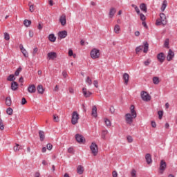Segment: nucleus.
Wrapping results in <instances>:
<instances>
[{"instance_id":"nucleus-1","label":"nucleus","mask_w":177,"mask_h":177,"mask_svg":"<svg viewBox=\"0 0 177 177\" xmlns=\"http://www.w3.org/2000/svg\"><path fill=\"white\" fill-rule=\"evenodd\" d=\"M130 110L131 114L127 113L125 115V121L129 125H132V123L133 122V118H136L137 117L136 111H135V106L131 105Z\"/></svg>"},{"instance_id":"nucleus-2","label":"nucleus","mask_w":177,"mask_h":177,"mask_svg":"<svg viewBox=\"0 0 177 177\" xmlns=\"http://www.w3.org/2000/svg\"><path fill=\"white\" fill-rule=\"evenodd\" d=\"M91 57L93 59H99L100 57V50L97 48H93L90 53Z\"/></svg>"},{"instance_id":"nucleus-3","label":"nucleus","mask_w":177,"mask_h":177,"mask_svg":"<svg viewBox=\"0 0 177 177\" xmlns=\"http://www.w3.org/2000/svg\"><path fill=\"white\" fill-rule=\"evenodd\" d=\"M78 120H80V115L78 114V112L73 111L72 113V118H71L72 124L76 125V124H78Z\"/></svg>"},{"instance_id":"nucleus-4","label":"nucleus","mask_w":177,"mask_h":177,"mask_svg":"<svg viewBox=\"0 0 177 177\" xmlns=\"http://www.w3.org/2000/svg\"><path fill=\"white\" fill-rule=\"evenodd\" d=\"M141 99L144 102H150L151 100V96L150 94L147 93L146 91H142L141 92Z\"/></svg>"},{"instance_id":"nucleus-5","label":"nucleus","mask_w":177,"mask_h":177,"mask_svg":"<svg viewBox=\"0 0 177 177\" xmlns=\"http://www.w3.org/2000/svg\"><path fill=\"white\" fill-rule=\"evenodd\" d=\"M90 149H91V153H92V154H93V156H97L98 149H97V145H96V143L92 142L90 146Z\"/></svg>"},{"instance_id":"nucleus-6","label":"nucleus","mask_w":177,"mask_h":177,"mask_svg":"<svg viewBox=\"0 0 177 177\" xmlns=\"http://www.w3.org/2000/svg\"><path fill=\"white\" fill-rule=\"evenodd\" d=\"M166 169H167V162H165V160H161L160 163V168H159L160 171V174H163Z\"/></svg>"},{"instance_id":"nucleus-7","label":"nucleus","mask_w":177,"mask_h":177,"mask_svg":"<svg viewBox=\"0 0 177 177\" xmlns=\"http://www.w3.org/2000/svg\"><path fill=\"white\" fill-rule=\"evenodd\" d=\"M174 57H175V53H174L171 49H169L167 55V62H171Z\"/></svg>"},{"instance_id":"nucleus-8","label":"nucleus","mask_w":177,"mask_h":177,"mask_svg":"<svg viewBox=\"0 0 177 177\" xmlns=\"http://www.w3.org/2000/svg\"><path fill=\"white\" fill-rule=\"evenodd\" d=\"M57 57V53L56 52H50L47 54V58L49 60H55Z\"/></svg>"},{"instance_id":"nucleus-9","label":"nucleus","mask_w":177,"mask_h":177,"mask_svg":"<svg viewBox=\"0 0 177 177\" xmlns=\"http://www.w3.org/2000/svg\"><path fill=\"white\" fill-rule=\"evenodd\" d=\"M165 57V54H164V53H160L157 55V59L160 63H164Z\"/></svg>"},{"instance_id":"nucleus-10","label":"nucleus","mask_w":177,"mask_h":177,"mask_svg":"<svg viewBox=\"0 0 177 177\" xmlns=\"http://www.w3.org/2000/svg\"><path fill=\"white\" fill-rule=\"evenodd\" d=\"M115 13H117V9H115L114 7L111 8L109 12V19H113Z\"/></svg>"},{"instance_id":"nucleus-11","label":"nucleus","mask_w":177,"mask_h":177,"mask_svg":"<svg viewBox=\"0 0 177 177\" xmlns=\"http://www.w3.org/2000/svg\"><path fill=\"white\" fill-rule=\"evenodd\" d=\"M75 139L78 143H84V140H85V138L82 135L76 134L75 135Z\"/></svg>"},{"instance_id":"nucleus-12","label":"nucleus","mask_w":177,"mask_h":177,"mask_svg":"<svg viewBox=\"0 0 177 177\" xmlns=\"http://www.w3.org/2000/svg\"><path fill=\"white\" fill-rule=\"evenodd\" d=\"M160 20L162 21V26H165L167 23V16H165V14L161 13L160 15Z\"/></svg>"},{"instance_id":"nucleus-13","label":"nucleus","mask_w":177,"mask_h":177,"mask_svg":"<svg viewBox=\"0 0 177 177\" xmlns=\"http://www.w3.org/2000/svg\"><path fill=\"white\" fill-rule=\"evenodd\" d=\"M36 91L37 88L35 87V85L31 84L28 87V92H29V93H35Z\"/></svg>"},{"instance_id":"nucleus-14","label":"nucleus","mask_w":177,"mask_h":177,"mask_svg":"<svg viewBox=\"0 0 177 177\" xmlns=\"http://www.w3.org/2000/svg\"><path fill=\"white\" fill-rule=\"evenodd\" d=\"M82 91H83V95H84V97H89L91 96V95H92V93L91 91H88V89H86V88H83Z\"/></svg>"},{"instance_id":"nucleus-15","label":"nucleus","mask_w":177,"mask_h":177,"mask_svg":"<svg viewBox=\"0 0 177 177\" xmlns=\"http://www.w3.org/2000/svg\"><path fill=\"white\" fill-rule=\"evenodd\" d=\"M58 36L61 39H63V38H66V37H67V31L66 30L59 31L58 32Z\"/></svg>"},{"instance_id":"nucleus-16","label":"nucleus","mask_w":177,"mask_h":177,"mask_svg":"<svg viewBox=\"0 0 177 177\" xmlns=\"http://www.w3.org/2000/svg\"><path fill=\"white\" fill-rule=\"evenodd\" d=\"M18 88H19V83H17V82H11L12 91H17Z\"/></svg>"},{"instance_id":"nucleus-17","label":"nucleus","mask_w":177,"mask_h":177,"mask_svg":"<svg viewBox=\"0 0 177 177\" xmlns=\"http://www.w3.org/2000/svg\"><path fill=\"white\" fill-rule=\"evenodd\" d=\"M91 115L96 118L97 117V108L96 106H93L92 108V112H91Z\"/></svg>"},{"instance_id":"nucleus-18","label":"nucleus","mask_w":177,"mask_h":177,"mask_svg":"<svg viewBox=\"0 0 177 177\" xmlns=\"http://www.w3.org/2000/svg\"><path fill=\"white\" fill-rule=\"evenodd\" d=\"M145 160L147 164H151V162H153V160L151 159V155L150 153H147L145 155Z\"/></svg>"},{"instance_id":"nucleus-19","label":"nucleus","mask_w":177,"mask_h":177,"mask_svg":"<svg viewBox=\"0 0 177 177\" xmlns=\"http://www.w3.org/2000/svg\"><path fill=\"white\" fill-rule=\"evenodd\" d=\"M123 80L124 81L125 85H128V82H129V75L128 73H124Z\"/></svg>"},{"instance_id":"nucleus-20","label":"nucleus","mask_w":177,"mask_h":177,"mask_svg":"<svg viewBox=\"0 0 177 177\" xmlns=\"http://www.w3.org/2000/svg\"><path fill=\"white\" fill-rule=\"evenodd\" d=\"M59 23H61L62 26L66 24L67 21L65 15H62L59 17Z\"/></svg>"},{"instance_id":"nucleus-21","label":"nucleus","mask_w":177,"mask_h":177,"mask_svg":"<svg viewBox=\"0 0 177 177\" xmlns=\"http://www.w3.org/2000/svg\"><path fill=\"white\" fill-rule=\"evenodd\" d=\"M37 92L40 95H43L44 92H45V90L44 89V86L41 84L37 86Z\"/></svg>"},{"instance_id":"nucleus-22","label":"nucleus","mask_w":177,"mask_h":177,"mask_svg":"<svg viewBox=\"0 0 177 177\" xmlns=\"http://www.w3.org/2000/svg\"><path fill=\"white\" fill-rule=\"evenodd\" d=\"M140 9L142 10V12H145V13L147 12V6H146V3H142L140 6Z\"/></svg>"},{"instance_id":"nucleus-23","label":"nucleus","mask_w":177,"mask_h":177,"mask_svg":"<svg viewBox=\"0 0 177 177\" xmlns=\"http://www.w3.org/2000/svg\"><path fill=\"white\" fill-rule=\"evenodd\" d=\"M39 136L41 142H44V140H45V132H44V131H39Z\"/></svg>"},{"instance_id":"nucleus-24","label":"nucleus","mask_w":177,"mask_h":177,"mask_svg":"<svg viewBox=\"0 0 177 177\" xmlns=\"http://www.w3.org/2000/svg\"><path fill=\"white\" fill-rule=\"evenodd\" d=\"M77 172L79 175H82L84 174V167L82 165L77 166Z\"/></svg>"},{"instance_id":"nucleus-25","label":"nucleus","mask_w":177,"mask_h":177,"mask_svg":"<svg viewBox=\"0 0 177 177\" xmlns=\"http://www.w3.org/2000/svg\"><path fill=\"white\" fill-rule=\"evenodd\" d=\"M144 53H147L149 52V43L147 41H144Z\"/></svg>"},{"instance_id":"nucleus-26","label":"nucleus","mask_w":177,"mask_h":177,"mask_svg":"<svg viewBox=\"0 0 177 177\" xmlns=\"http://www.w3.org/2000/svg\"><path fill=\"white\" fill-rule=\"evenodd\" d=\"M48 40L50 41V42H55L56 41V37L55 36L54 34H50L48 35Z\"/></svg>"},{"instance_id":"nucleus-27","label":"nucleus","mask_w":177,"mask_h":177,"mask_svg":"<svg viewBox=\"0 0 177 177\" xmlns=\"http://www.w3.org/2000/svg\"><path fill=\"white\" fill-rule=\"evenodd\" d=\"M167 6H168V2L167 1V0H165L163 1L162 7H161L162 12H164V10H165V8H167Z\"/></svg>"},{"instance_id":"nucleus-28","label":"nucleus","mask_w":177,"mask_h":177,"mask_svg":"<svg viewBox=\"0 0 177 177\" xmlns=\"http://www.w3.org/2000/svg\"><path fill=\"white\" fill-rule=\"evenodd\" d=\"M6 106H12V99L10 98V97H7L6 98Z\"/></svg>"},{"instance_id":"nucleus-29","label":"nucleus","mask_w":177,"mask_h":177,"mask_svg":"<svg viewBox=\"0 0 177 177\" xmlns=\"http://www.w3.org/2000/svg\"><path fill=\"white\" fill-rule=\"evenodd\" d=\"M153 83L155 85H158V84H160V78L158 77H153Z\"/></svg>"},{"instance_id":"nucleus-30","label":"nucleus","mask_w":177,"mask_h":177,"mask_svg":"<svg viewBox=\"0 0 177 177\" xmlns=\"http://www.w3.org/2000/svg\"><path fill=\"white\" fill-rule=\"evenodd\" d=\"M16 80V77H15V75L11 74L8 77H7V81H10L12 82H15V80Z\"/></svg>"},{"instance_id":"nucleus-31","label":"nucleus","mask_w":177,"mask_h":177,"mask_svg":"<svg viewBox=\"0 0 177 177\" xmlns=\"http://www.w3.org/2000/svg\"><path fill=\"white\" fill-rule=\"evenodd\" d=\"M121 30V28L120 27V25H115L114 28V32L115 34H120V31Z\"/></svg>"},{"instance_id":"nucleus-32","label":"nucleus","mask_w":177,"mask_h":177,"mask_svg":"<svg viewBox=\"0 0 177 177\" xmlns=\"http://www.w3.org/2000/svg\"><path fill=\"white\" fill-rule=\"evenodd\" d=\"M24 24L25 27H30V26H31V21L28 19H25L24 21Z\"/></svg>"},{"instance_id":"nucleus-33","label":"nucleus","mask_w":177,"mask_h":177,"mask_svg":"<svg viewBox=\"0 0 177 177\" xmlns=\"http://www.w3.org/2000/svg\"><path fill=\"white\" fill-rule=\"evenodd\" d=\"M23 149V147L19 144H16V146L14 147V151H19V150Z\"/></svg>"},{"instance_id":"nucleus-34","label":"nucleus","mask_w":177,"mask_h":177,"mask_svg":"<svg viewBox=\"0 0 177 177\" xmlns=\"http://www.w3.org/2000/svg\"><path fill=\"white\" fill-rule=\"evenodd\" d=\"M22 68L21 66H19L16 71L15 72V77H19V75L20 74V72L21 71Z\"/></svg>"},{"instance_id":"nucleus-35","label":"nucleus","mask_w":177,"mask_h":177,"mask_svg":"<svg viewBox=\"0 0 177 177\" xmlns=\"http://www.w3.org/2000/svg\"><path fill=\"white\" fill-rule=\"evenodd\" d=\"M107 133H109L107 130H103L101 136L102 139H106V135H107Z\"/></svg>"},{"instance_id":"nucleus-36","label":"nucleus","mask_w":177,"mask_h":177,"mask_svg":"<svg viewBox=\"0 0 177 177\" xmlns=\"http://www.w3.org/2000/svg\"><path fill=\"white\" fill-rule=\"evenodd\" d=\"M6 113H7V114H8V115H12V114H13V109L12 108L9 107L7 109Z\"/></svg>"},{"instance_id":"nucleus-37","label":"nucleus","mask_w":177,"mask_h":177,"mask_svg":"<svg viewBox=\"0 0 177 177\" xmlns=\"http://www.w3.org/2000/svg\"><path fill=\"white\" fill-rule=\"evenodd\" d=\"M86 82L88 84V85L91 86L92 85V79L89 76H88L86 79Z\"/></svg>"},{"instance_id":"nucleus-38","label":"nucleus","mask_w":177,"mask_h":177,"mask_svg":"<svg viewBox=\"0 0 177 177\" xmlns=\"http://www.w3.org/2000/svg\"><path fill=\"white\" fill-rule=\"evenodd\" d=\"M142 49H143V46H139L136 47V54L139 53V52H140V50H142Z\"/></svg>"},{"instance_id":"nucleus-39","label":"nucleus","mask_w":177,"mask_h":177,"mask_svg":"<svg viewBox=\"0 0 177 177\" xmlns=\"http://www.w3.org/2000/svg\"><path fill=\"white\" fill-rule=\"evenodd\" d=\"M5 129V126L3 125V120L2 119H0V130L3 131Z\"/></svg>"},{"instance_id":"nucleus-40","label":"nucleus","mask_w":177,"mask_h":177,"mask_svg":"<svg viewBox=\"0 0 177 177\" xmlns=\"http://www.w3.org/2000/svg\"><path fill=\"white\" fill-rule=\"evenodd\" d=\"M28 6H29L30 12H31V13H32V12H34V5L31 4V2H29Z\"/></svg>"},{"instance_id":"nucleus-41","label":"nucleus","mask_w":177,"mask_h":177,"mask_svg":"<svg viewBox=\"0 0 177 177\" xmlns=\"http://www.w3.org/2000/svg\"><path fill=\"white\" fill-rule=\"evenodd\" d=\"M53 117V121L55 122H59V121H60L59 118L57 115L54 114Z\"/></svg>"},{"instance_id":"nucleus-42","label":"nucleus","mask_w":177,"mask_h":177,"mask_svg":"<svg viewBox=\"0 0 177 177\" xmlns=\"http://www.w3.org/2000/svg\"><path fill=\"white\" fill-rule=\"evenodd\" d=\"M140 15V19L142 21H145L146 20V16H145V15H143V13H140L138 14Z\"/></svg>"},{"instance_id":"nucleus-43","label":"nucleus","mask_w":177,"mask_h":177,"mask_svg":"<svg viewBox=\"0 0 177 177\" xmlns=\"http://www.w3.org/2000/svg\"><path fill=\"white\" fill-rule=\"evenodd\" d=\"M165 48H167V49H169V39H166L165 41Z\"/></svg>"},{"instance_id":"nucleus-44","label":"nucleus","mask_w":177,"mask_h":177,"mask_svg":"<svg viewBox=\"0 0 177 177\" xmlns=\"http://www.w3.org/2000/svg\"><path fill=\"white\" fill-rule=\"evenodd\" d=\"M4 39H6V41H9L10 39V36L9 35V33H4Z\"/></svg>"},{"instance_id":"nucleus-45","label":"nucleus","mask_w":177,"mask_h":177,"mask_svg":"<svg viewBox=\"0 0 177 177\" xmlns=\"http://www.w3.org/2000/svg\"><path fill=\"white\" fill-rule=\"evenodd\" d=\"M21 53H23L24 57H28V53L27 52V50H26V48L22 50Z\"/></svg>"},{"instance_id":"nucleus-46","label":"nucleus","mask_w":177,"mask_h":177,"mask_svg":"<svg viewBox=\"0 0 177 177\" xmlns=\"http://www.w3.org/2000/svg\"><path fill=\"white\" fill-rule=\"evenodd\" d=\"M158 115H159V120H161L162 118V115H164V111H158Z\"/></svg>"},{"instance_id":"nucleus-47","label":"nucleus","mask_w":177,"mask_h":177,"mask_svg":"<svg viewBox=\"0 0 177 177\" xmlns=\"http://www.w3.org/2000/svg\"><path fill=\"white\" fill-rule=\"evenodd\" d=\"M105 124L107 127H111V122L109 119H105Z\"/></svg>"},{"instance_id":"nucleus-48","label":"nucleus","mask_w":177,"mask_h":177,"mask_svg":"<svg viewBox=\"0 0 177 177\" xmlns=\"http://www.w3.org/2000/svg\"><path fill=\"white\" fill-rule=\"evenodd\" d=\"M131 177H136V170L135 169H132L131 172Z\"/></svg>"},{"instance_id":"nucleus-49","label":"nucleus","mask_w":177,"mask_h":177,"mask_svg":"<svg viewBox=\"0 0 177 177\" xmlns=\"http://www.w3.org/2000/svg\"><path fill=\"white\" fill-rule=\"evenodd\" d=\"M26 103H27V100H26V97H22L21 104H22V106H24V104H26Z\"/></svg>"},{"instance_id":"nucleus-50","label":"nucleus","mask_w":177,"mask_h":177,"mask_svg":"<svg viewBox=\"0 0 177 177\" xmlns=\"http://www.w3.org/2000/svg\"><path fill=\"white\" fill-rule=\"evenodd\" d=\"M151 63V60H150L149 59L144 62L145 66H149V64H150Z\"/></svg>"},{"instance_id":"nucleus-51","label":"nucleus","mask_w":177,"mask_h":177,"mask_svg":"<svg viewBox=\"0 0 177 177\" xmlns=\"http://www.w3.org/2000/svg\"><path fill=\"white\" fill-rule=\"evenodd\" d=\"M109 111L111 113V114H114L115 113V109H114L113 106H111L109 109Z\"/></svg>"},{"instance_id":"nucleus-52","label":"nucleus","mask_w":177,"mask_h":177,"mask_svg":"<svg viewBox=\"0 0 177 177\" xmlns=\"http://www.w3.org/2000/svg\"><path fill=\"white\" fill-rule=\"evenodd\" d=\"M127 140H128L129 143H132V142H133V139L132 138V136H127Z\"/></svg>"},{"instance_id":"nucleus-53","label":"nucleus","mask_w":177,"mask_h":177,"mask_svg":"<svg viewBox=\"0 0 177 177\" xmlns=\"http://www.w3.org/2000/svg\"><path fill=\"white\" fill-rule=\"evenodd\" d=\"M37 53H38V47H35L33 49V53H32L33 56H35V55H37Z\"/></svg>"},{"instance_id":"nucleus-54","label":"nucleus","mask_w":177,"mask_h":177,"mask_svg":"<svg viewBox=\"0 0 177 177\" xmlns=\"http://www.w3.org/2000/svg\"><path fill=\"white\" fill-rule=\"evenodd\" d=\"M46 147L48 150H50L51 149H53V146L52 145V144L48 143L47 144Z\"/></svg>"},{"instance_id":"nucleus-55","label":"nucleus","mask_w":177,"mask_h":177,"mask_svg":"<svg viewBox=\"0 0 177 177\" xmlns=\"http://www.w3.org/2000/svg\"><path fill=\"white\" fill-rule=\"evenodd\" d=\"M134 9H135L137 15H140V10L139 9V7H138V6Z\"/></svg>"},{"instance_id":"nucleus-56","label":"nucleus","mask_w":177,"mask_h":177,"mask_svg":"<svg viewBox=\"0 0 177 177\" xmlns=\"http://www.w3.org/2000/svg\"><path fill=\"white\" fill-rule=\"evenodd\" d=\"M62 75H63L64 78H67L68 75L67 74V72L66 71H64L62 72Z\"/></svg>"},{"instance_id":"nucleus-57","label":"nucleus","mask_w":177,"mask_h":177,"mask_svg":"<svg viewBox=\"0 0 177 177\" xmlns=\"http://www.w3.org/2000/svg\"><path fill=\"white\" fill-rule=\"evenodd\" d=\"M93 85H94V86H95V88H98L99 87L97 80H94L93 81Z\"/></svg>"},{"instance_id":"nucleus-58","label":"nucleus","mask_w":177,"mask_h":177,"mask_svg":"<svg viewBox=\"0 0 177 177\" xmlns=\"http://www.w3.org/2000/svg\"><path fill=\"white\" fill-rule=\"evenodd\" d=\"M161 24H162L161 19H160V21L156 20V26H161Z\"/></svg>"},{"instance_id":"nucleus-59","label":"nucleus","mask_w":177,"mask_h":177,"mask_svg":"<svg viewBox=\"0 0 177 177\" xmlns=\"http://www.w3.org/2000/svg\"><path fill=\"white\" fill-rule=\"evenodd\" d=\"M68 153H74V149H73L72 147L68 148Z\"/></svg>"},{"instance_id":"nucleus-60","label":"nucleus","mask_w":177,"mask_h":177,"mask_svg":"<svg viewBox=\"0 0 177 177\" xmlns=\"http://www.w3.org/2000/svg\"><path fill=\"white\" fill-rule=\"evenodd\" d=\"M68 55L69 56H74V53H73V50L69 49V50H68Z\"/></svg>"},{"instance_id":"nucleus-61","label":"nucleus","mask_w":177,"mask_h":177,"mask_svg":"<svg viewBox=\"0 0 177 177\" xmlns=\"http://www.w3.org/2000/svg\"><path fill=\"white\" fill-rule=\"evenodd\" d=\"M113 177H117L118 176V174L117 173V171H113L112 173Z\"/></svg>"},{"instance_id":"nucleus-62","label":"nucleus","mask_w":177,"mask_h":177,"mask_svg":"<svg viewBox=\"0 0 177 177\" xmlns=\"http://www.w3.org/2000/svg\"><path fill=\"white\" fill-rule=\"evenodd\" d=\"M142 26L145 28H149V27L147 26V24H146V21H142Z\"/></svg>"},{"instance_id":"nucleus-63","label":"nucleus","mask_w":177,"mask_h":177,"mask_svg":"<svg viewBox=\"0 0 177 177\" xmlns=\"http://www.w3.org/2000/svg\"><path fill=\"white\" fill-rule=\"evenodd\" d=\"M151 124L152 128H156V122L151 121Z\"/></svg>"},{"instance_id":"nucleus-64","label":"nucleus","mask_w":177,"mask_h":177,"mask_svg":"<svg viewBox=\"0 0 177 177\" xmlns=\"http://www.w3.org/2000/svg\"><path fill=\"white\" fill-rule=\"evenodd\" d=\"M39 176H41V174H39V172L37 171L35 174V177H39Z\"/></svg>"}]
</instances>
